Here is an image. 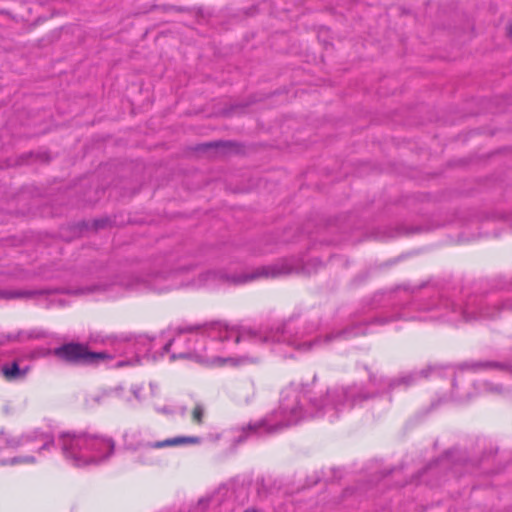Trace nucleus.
Wrapping results in <instances>:
<instances>
[{"mask_svg":"<svg viewBox=\"0 0 512 512\" xmlns=\"http://www.w3.org/2000/svg\"><path fill=\"white\" fill-rule=\"evenodd\" d=\"M258 329L238 328L214 321L196 327L178 328L164 346L171 359L189 358L209 367H240L262 358Z\"/></svg>","mask_w":512,"mask_h":512,"instance_id":"nucleus-1","label":"nucleus"},{"mask_svg":"<svg viewBox=\"0 0 512 512\" xmlns=\"http://www.w3.org/2000/svg\"><path fill=\"white\" fill-rule=\"evenodd\" d=\"M319 394L317 375L299 385L291 384L281 391L278 408L264 420L249 425L248 429L259 435L274 433L314 417L319 411Z\"/></svg>","mask_w":512,"mask_h":512,"instance_id":"nucleus-2","label":"nucleus"},{"mask_svg":"<svg viewBox=\"0 0 512 512\" xmlns=\"http://www.w3.org/2000/svg\"><path fill=\"white\" fill-rule=\"evenodd\" d=\"M50 435L33 430L22 435L0 432V466L32 465L53 446Z\"/></svg>","mask_w":512,"mask_h":512,"instance_id":"nucleus-3","label":"nucleus"},{"mask_svg":"<svg viewBox=\"0 0 512 512\" xmlns=\"http://www.w3.org/2000/svg\"><path fill=\"white\" fill-rule=\"evenodd\" d=\"M58 445L64 459L75 467L98 464L114 451V443L110 438L88 433L61 434Z\"/></svg>","mask_w":512,"mask_h":512,"instance_id":"nucleus-4","label":"nucleus"},{"mask_svg":"<svg viewBox=\"0 0 512 512\" xmlns=\"http://www.w3.org/2000/svg\"><path fill=\"white\" fill-rule=\"evenodd\" d=\"M258 333L266 338L260 342L262 354L267 347L280 352L283 344L298 353L304 354L316 349L320 342V331L317 321L303 323L295 333H292L286 325L258 329Z\"/></svg>","mask_w":512,"mask_h":512,"instance_id":"nucleus-5","label":"nucleus"},{"mask_svg":"<svg viewBox=\"0 0 512 512\" xmlns=\"http://www.w3.org/2000/svg\"><path fill=\"white\" fill-rule=\"evenodd\" d=\"M54 355L67 362L76 363H99L112 356L107 352H90L79 344H67L54 350Z\"/></svg>","mask_w":512,"mask_h":512,"instance_id":"nucleus-6","label":"nucleus"},{"mask_svg":"<svg viewBox=\"0 0 512 512\" xmlns=\"http://www.w3.org/2000/svg\"><path fill=\"white\" fill-rule=\"evenodd\" d=\"M299 268L295 258H285L271 265L263 266L255 270L251 275H245L237 282H246L258 278H277L296 272Z\"/></svg>","mask_w":512,"mask_h":512,"instance_id":"nucleus-7","label":"nucleus"},{"mask_svg":"<svg viewBox=\"0 0 512 512\" xmlns=\"http://www.w3.org/2000/svg\"><path fill=\"white\" fill-rule=\"evenodd\" d=\"M199 438L197 437H174L170 439H166L164 441H157L154 443H149L147 446L142 449L137 455V462L143 465H152L157 462L156 457H154L151 449L152 448H164L170 446H178L183 444H196L199 443Z\"/></svg>","mask_w":512,"mask_h":512,"instance_id":"nucleus-8","label":"nucleus"},{"mask_svg":"<svg viewBox=\"0 0 512 512\" xmlns=\"http://www.w3.org/2000/svg\"><path fill=\"white\" fill-rule=\"evenodd\" d=\"M0 371L5 379L7 380H19L25 377L28 372V368H20L17 361L3 364L0 367Z\"/></svg>","mask_w":512,"mask_h":512,"instance_id":"nucleus-9","label":"nucleus"},{"mask_svg":"<svg viewBox=\"0 0 512 512\" xmlns=\"http://www.w3.org/2000/svg\"><path fill=\"white\" fill-rule=\"evenodd\" d=\"M351 402L353 404L355 400L353 399V393L351 390H341V391H333L327 392V402H331L332 404L339 405V402Z\"/></svg>","mask_w":512,"mask_h":512,"instance_id":"nucleus-10","label":"nucleus"},{"mask_svg":"<svg viewBox=\"0 0 512 512\" xmlns=\"http://www.w3.org/2000/svg\"><path fill=\"white\" fill-rule=\"evenodd\" d=\"M223 279V275L218 272H206L200 275L195 286H212L215 282Z\"/></svg>","mask_w":512,"mask_h":512,"instance_id":"nucleus-11","label":"nucleus"},{"mask_svg":"<svg viewBox=\"0 0 512 512\" xmlns=\"http://www.w3.org/2000/svg\"><path fill=\"white\" fill-rule=\"evenodd\" d=\"M33 337H39V335L32 332H18L17 334L0 335V346L8 342L23 341Z\"/></svg>","mask_w":512,"mask_h":512,"instance_id":"nucleus-12","label":"nucleus"},{"mask_svg":"<svg viewBox=\"0 0 512 512\" xmlns=\"http://www.w3.org/2000/svg\"><path fill=\"white\" fill-rule=\"evenodd\" d=\"M462 369H481V368H503V365L497 362H473V363H465L462 366Z\"/></svg>","mask_w":512,"mask_h":512,"instance_id":"nucleus-13","label":"nucleus"},{"mask_svg":"<svg viewBox=\"0 0 512 512\" xmlns=\"http://www.w3.org/2000/svg\"><path fill=\"white\" fill-rule=\"evenodd\" d=\"M140 390L141 388L140 387H133L131 389V391L129 392V394L133 395V397L138 400V401H141L142 400V397L140 395ZM120 392H121V389H116L115 391H113L112 393L115 394V396H119L121 397L123 400L127 401V402H130L131 401V396L130 395H123L121 396L120 395Z\"/></svg>","mask_w":512,"mask_h":512,"instance_id":"nucleus-14","label":"nucleus"},{"mask_svg":"<svg viewBox=\"0 0 512 512\" xmlns=\"http://www.w3.org/2000/svg\"><path fill=\"white\" fill-rule=\"evenodd\" d=\"M203 415H204V408L199 404L196 405V407L194 408L193 413H192L193 420L196 423L200 424L202 422Z\"/></svg>","mask_w":512,"mask_h":512,"instance_id":"nucleus-15","label":"nucleus"},{"mask_svg":"<svg viewBox=\"0 0 512 512\" xmlns=\"http://www.w3.org/2000/svg\"><path fill=\"white\" fill-rule=\"evenodd\" d=\"M402 382L405 383V384H409L411 381H410V377L408 378H403L402 379Z\"/></svg>","mask_w":512,"mask_h":512,"instance_id":"nucleus-16","label":"nucleus"},{"mask_svg":"<svg viewBox=\"0 0 512 512\" xmlns=\"http://www.w3.org/2000/svg\"><path fill=\"white\" fill-rule=\"evenodd\" d=\"M508 31L509 34L512 35V22L509 24Z\"/></svg>","mask_w":512,"mask_h":512,"instance_id":"nucleus-17","label":"nucleus"}]
</instances>
